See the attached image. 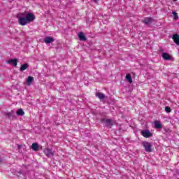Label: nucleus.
Segmentation results:
<instances>
[{"label": "nucleus", "instance_id": "nucleus-1", "mask_svg": "<svg viewBox=\"0 0 179 179\" xmlns=\"http://www.w3.org/2000/svg\"><path fill=\"white\" fill-rule=\"evenodd\" d=\"M142 145L145 148V152H148L149 153L152 152V143L148 141H144L142 143Z\"/></svg>", "mask_w": 179, "mask_h": 179}, {"label": "nucleus", "instance_id": "nucleus-2", "mask_svg": "<svg viewBox=\"0 0 179 179\" xmlns=\"http://www.w3.org/2000/svg\"><path fill=\"white\" fill-rule=\"evenodd\" d=\"M25 18H27V21H28V23H31V22H34V20H36V16L32 13H28Z\"/></svg>", "mask_w": 179, "mask_h": 179}, {"label": "nucleus", "instance_id": "nucleus-3", "mask_svg": "<svg viewBox=\"0 0 179 179\" xmlns=\"http://www.w3.org/2000/svg\"><path fill=\"white\" fill-rule=\"evenodd\" d=\"M18 23L20 26H26V24H28L29 22L26 17H18Z\"/></svg>", "mask_w": 179, "mask_h": 179}, {"label": "nucleus", "instance_id": "nucleus-4", "mask_svg": "<svg viewBox=\"0 0 179 179\" xmlns=\"http://www.w3.org/2000/svg\"><path fill=\"white\" fill-rule=\"evenodd\" d=\"M101 122L105 124L106 127H113L114 124L113 123V120L111 119H101Z\"/></svg>", "mask_w": 179, "mask_h": 179}, {"label": "nucleus", "instance_id": "nucleus-5", "mask_svg": "<svg viewBox=\"0 0 179 179\" xmlns=\"http://www.w3.org/2000/svg\"><path fill=\"white\" fill-rule=\"evenodd\" d=\"M141 135L144 138H152V136H153V134H152V132H150V130H143V131H141Z\"/></svg>", "mask_w": 179, "mask_h": 179}, {"label": "nucleus", "instance_id": "nucleus-6", "mask_svg": "<svg viewBox=\"0 0 179 179\" xmlns=\"http://www.w3.org/2000/svg\"><path fill=\"white\" fill-rule=\"evenodd\" d=\"M43 152L48 157H52L54 156V152L50 148H45Z\"/></svg>", "mask_w": 179, "mask_h": 179}, {"label": "nucleus", "instance_id": "nucleus-7", "mask_svg": "<svg viewBox=\"0 0 179 179\" xmlns=\"http://www.w3.org/2000/svg\"><path fill=\"white\" fill-rule=\"evenodd\" d=\"M172 38L176 45H179V34H175L173 35Z\"/></svg>", "mask_w": 179, "mask_h": 179}, {"label": "nucleus", "instance_id": "nucleus-8", "mask_svg": "<svg viewBox=\"0 0 179 179\" xmlns=\"http://www.w3.org/2000/svg\"><path fill=\"white\" fill-rule=\"evenodd\" d=\"M44 43H45V44H50V43H54V38L52 36H47L44 38Z\"/></svg>", "mask_w": 179, "mask_h": 179}, {"label": "nucleus", "instance_id": "nucleus-9", "mask_svg": "<svg viewBox=\"0 0 179 179\" xmlns=\"http://www.w3.org/2000/svg\"><path fill=\"white\" fill-rule=\"evenodd\" d=\"M162 58L165 61H170V59H171V58L173 57L169 53L164 52V53H162Z\"/></svg>", "mask_w": 179, "mask_h": 179}, {"label": "nucleus", "instance_id": "nucleus-10", "mask_svg": "<svg viewBox=\"0 0 179 179\" xmlns=\"http://www.w3.org/2000/svg\"><path fill=\"white\" fill-rule=\"evenodd\" d=\"M32 150H34V152H38L40 147L38 146V143H33L31 146Z\"/></svg>", "mask_w": 179, "mask_h": 179}, {"label": "nucleus", "instance_id": "nucleus-11", "mask_svg": "<svg viewBox=\"0 0 179 179\" xmlns=\"http://www.w3.org/2000/svg\"><path fill=\"white\" fill-rule=\"evenodd\" d=\"M8 64H13V66H17V59H11L8 60Z\"/></svg>", "mask_w": 179, "mask_h": 179}, {"label": "nucleus", "instance_id": "nucleus-12", "mask_svg": "<svg viewBox=\"0 0 179 179\" xmlns=\"http://www.w3.org/2000/svg\"><path fill=\"white\" fill-rule=\"evenodd\" d=\"M154 125H155V128H156V129H162V128H163V127L162 126V123H160V122L159 120H156L154 122Z\"/></svg>", "mask_w": 179, "mask_h": 179}, {"label": "nucleus", "instance_id": "nucleus-13", "mask_svg": "<svg viewBox=\"0 0 179 179\" xmlns=\"http://www.w3.org/2000/svg\"><path fill=\"white\" fill-rule=\"evenodd\" d=\"M78 38L80 40V41H86L87 40L86 36L83 32H80L78 34Z\"/></svg>", "mask_w": 179, "mask_h": 179}, {"label": "nucleus", "instance_id": "nucleus-14", "mask_svg": "<svg viewBox=\"0 0 179 179\" xmlns=\"http://www.w3.org/2000/svg\"><path fill=\"white\" fill-rule=\"evenodd\" d=\"M33 82H34V78L31 77V76H28L27 80V85L28 86H30V85H31V83H33Z\"/></svg>", "mask_w": 179, "mask_h": 179}, {"label": "nucleus", "instance_id": "nucleus-15", "mask_svg": "<svg viewBox=\"0 0 179 179\" xmlns=\"http://www.w3.org/2000/svg\"><path fill=\"white\" fill-rule=\"evenodd\" d=\"M96 96L98 97L100 100H104L106 99V95L101 92H97Z\"/></svg>", "mask_w": 179, "mask_h": 179}, {"label": "nucleus", "instance_id": "nucleus-16", "mask_svg": "<svg viewBox=\"0 0 179 179\" xmlns=\"http://www.w3.org/2000/svg\"><path fill=\"white\" fill-rule=\"evenodd\" d=\"M153 22V19L152 17H146L144 19L143 22L145 24H150Z\"/></svg>", "mask_w": 179, "mask_h": 179}, {"label": "nucleus", "instance_id": "nucleus-17", "mask_svg": "<svg viewBox=\"0 0 179 179\" xmlns=\"http://www.w3.org/2000/svg\"><path fill=\"white\" fill-rule=\"evenodd\" d=\"M27 68H29V64H22L20 68V71L21 72H23V71H26V69H27Z\"/></svg>", "mask_w": 179, "mask_h": 179}, {"label": "nucleus", "instance_id": "nucleus-18", "mask_svg": "<svg viewBox=\"0 0 179 179\" xmlns=\"http://www.w3.org/2000/svg\"><path fill=\"white\" fill-rule=\"evenodd\" d=\"M16 114L18 117H23V115H24V111H23V109L20 108L17 110Z\"/></svg>", "mask_w": 179, "mask_h": 179}, {"label": "nucleus", "instance_id": "nucleus-19", "mask_svg": "<svg viewBox=\"0 0 179 179\" xmlns=\"http://www.w3.org/2000/svg\"><path fill=\"white\" fill-rule=\"evenodd\" d=\"M5 115L6 117H8V118H10V117H15V110H11L10 112H7L5 113Z\"/></svg>", "mask_w": 179, "mask_h": 179}, {"label": "nucleus", "instance_id": "nucleus-20", "mask_svg": "<svg viewBox=\"0 0 179 179\" xmlns=\"http://www.w3.org/2000/svg\"><path fill=\"white\" fill-rule=\"evenodd\" d=\"M126 79L129 83H132V77L131 76V74H127Z\"/></svg>", "mask_w": 179, "mask_h": 179}, {"label": "nucleus", "instance_id": "nucleus-21", "mask_svg": "<svg viewBox=\"0 0 179 179\" xmlns=\"http://www.w3.org/2000/svg\"><path fill=\"white\" fill-rule=\"evenodd\" d=\"M172 15H173V19L174 20H178V15L176 11L172 12Z\"/></svg>", "mask_w": 179, "mask_h": 179}, {"label": "nucleus", "instance_id": "nucleus-22", "mask_svg": "<svg viewBox=\"0 0 179 179\" xmlns=\"http://www.w3.org/2000/svg\"><path fill=\"white\" fill-rule=\"evenodd\" d=\"M165 111L166 113H171V108H170L169 106H166L165 107Z\"/></svg>", "mask_w": 179, "mask_h": 179}, {"label": "nucleus", "instance_id": "nucleus-23", "mask_svg": "<svg viewBox=\"0 0 179 179\" xmlns=\"http://www.w3.org/2000/svg\"><path fill=\"white\" fill-rule=\"evenodd\" d=\"M2 162H3V159H2L1 158H0V163H2Z\"/></svg>", "mask_w": 179, "mask_h": 179}, {"label": "nucleus", "instance_id": "nucleus-24", "mask_svg": "<svg viewBox=\"0 0 179 179\" xmlns=\"http://www.w3.org/2000/svg\"><path fill=\"white\" fill-rule=\"evenodd\" d=\"M94 2H97V0H94Z\"/></svg>", "mask_w": 179, "mask_h": 179}, {"label": "nucleus", "instance_id": "nucleus-25", "mask_svg": "<svg viewBox=\"0 0 179 179\" xmlns=\"http://www.w3.org/2000/svg\"><path fill=\"white\" fill-rule=\"evenodd\" d=\"M21 15H24V13H21Z\"/></svg>", "mask_w": 179, "mask_h": 179}, {"label": "nucleus", "instance_id": "nucleus-26", "mask_svg": "<svg viewBox=\"0 0 179 179\" xmlns=\"http://www.w3.org/2000/svg\"><path fill=\"white\" fill-rule=\"evenodd\" d=\"M173 1H177V0H173Z\"/></svg>", "mask_w": 179, "mask_h": 179}]
</instances>
